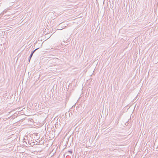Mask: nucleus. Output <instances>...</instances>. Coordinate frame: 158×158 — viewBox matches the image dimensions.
<instances>
[{
	"instance_id": "6",
	"label": "nucleus",
	"mask_w": 158,
	"mask_h": 158,
	"mask_svg": "<svg viewBox=\"0 0 158 158\" xmlns=\"http://www.w3.org/2000/svg\"><path fill=\"white\" fill-rule=\"evenodd\" d=\"M145 114V113L144 112L143 113V114H142V115H143V114Z\"/></svg>"
},
{
	"instance_id": "3",
	"label": "nucleus",
	"mask_w": 158,
	"mask_h": 158,
	"mask_svg": "<svg viewBox=\"0 0 158 158\" xmlns=\"http://www.w3.org/2000/svg\"><path fill=\"white\" fill-rule=\"evenodd\" d=\"M7 11V10H4L2 12V14H4V13H6Z\"/></svg>"
},
{
	"instance_id": "2",
	"label": "nucleus",
	"mask_w": 158,
	"mask_h": 158,
	"mask_svg": "<svg viewBox=\"0 0 158 158\" xmlns=\"http://www.w3.org/2000/svg\"><path fill=\"white\" fill-rule=\"evenodd\" d=\"M53 69H54V70H52V68H51V70L50 71H56V68H53Z\"/></svg>"
},
{
	"instance_id": "4",
	"label": "nucleus",
	"mask_w": 158,
	"mask_h": 158,
	"mask_svg": "<svg viewBox=\"0 0 158 158\" xmlns=\"http://www.w3.org/2000/svg\"><path fill=\"white\" fill-rule=\"evenodd\" d=\"M68 152L71 154H72L73 152L72 150H69L68 151Z\"/></svg>"
},
{
	"instance_id": "1",
	"label": "nucleus",
	"mask_w": 158,
	"mask_h": 158,
	"mask_svg": "<svg viewBox=\"0 0 158 158\" xmlns=\"http://www.w3.org/2000/svg\"><path fill=\"white\" fill-rule=\"evenodd\" d=\"M39 48H36V49H35V50H34V51H32L29 56V59H28V60L29 61V62L30 61V60H31V57H32V56H33V54H34V52L36 51V50L37 49H38Z\"/></svg>"
},
{
	"instance_id": "5",
	"label": "nucleus",
	"mask_w": 158,
	"mask_h": 158,
	"mask_svg": "<svg viewBox=\"0 0 158 158\" xmlns=\"http://www.w3.org/2000/svg\"><path fill=\"white\" fill-rule=\"evenodd\" d=\"M152 29H151V28H150L149 29V31H152Z\"/></svg>"
}]
</instances>
